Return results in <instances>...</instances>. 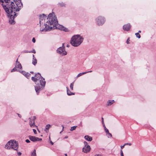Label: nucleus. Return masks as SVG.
<instances>
[{
	"instance_id": "1",
	"label": "nucleus",
	"mask_w": 156,
	"mask_h": 156,
	"mask_svg": "<svg viewBox=\"0 0 156 156\" xmlns=\"http://www.w3.org/2000/svg\"><path fill=\"white\" fill-rule=\"evenodd\" d=\"M21 0H0V4L9 18V22L10 24L15 23L14 19L17 13L15 12L19 11L22 7L23 4Z\"/></svg>"
},
{
	"instance_id": "2",
	"label": "nucleus",
	"mask_w": 156,
	"mask_h": 156,
	"mask_svg": "<svg viewBox=\"0 0 156 156\" xmlns=\"http://www.w3.org/2000/svg\"><path fill=\"white\" fill-rule=\"evenodd\" d=\"M53 14L50 13L48 15V17L47 18V21L46 24H44V19L46 16L44 14L40 16V31L41 32H46L51 30L52 28H56L57 25L58 24V22L56 16L53 17Z\"/></svg>"
},
{
	"instance_id": "3",
	"label": "nucleus",
	"mask_w": 156,
	"mask_h": 156,
	"mask_svg": "<svg viewBox=\"0 0 156 156\" xmlns=\"http://www.w3.org/2000/svg\"><path fill=\"white\" fill-rule=\"evenodd\" d=\"M31 80L36 83L37 85L35 86V89L36 92L38 94L40 90L43 89L45 87L46 82L39 73L35 74V76H32Z\"/></svg>"
},
{
	"instance_id": "4",
	"label": "nucleus",
	"mask_w": 156,
	"mask_h": 156,
	"mask_svg": "<svg viewBox=\"0 0 156 156\" xmlns=\"http://www.w3.org/2000/svg\"><path fill=\"white\" fill-rule=\"evenodd\" d=\"M83 38L79 35H74L71 38L70 43L74 47L79 46L83 42Z\"/></svg>"
},
{
	"instance_id": "5",
	"label": "nucleus",
	"mask_w": 156,
	"mask_h": 156,
	"mask_svg": "<svg viewBox=\"0 0 156 156\" xmlns=\"http://www.w3.org/2000/svg\"><path fill=\"white\" fill-rule=\"evenodd\" d=\"M9 143H10L11 149H13L14 150L17 151L19 147L17 141H16L14 140H11L9 141Z\"/></svg>"
},
{
	"instance_id": "6",
	"label": "nucleus",
	"mask_w": 156,
	"mask_h": 156,
	"mask_svg": "<svg viewBox=\"0 0 156 156\" xmlns=\"http://www.w3.org/2000/svg\"><path fill=\"white\" fill-rule=\"evenodd\" d=\"M95 20L98 26H102L105 23V19L104 17L100 16L96 19Z\"/></svg>"
},
{
	"instance_id": "7",
	"label": "nucleus",
	"mask_w": 156,
	"mask_h": 156,
	"mask_svg": "<svg viewBox=\"0 0 156 156\" xmlns=\"http://www.w3.org/2000/svg\"><path fill=\"white\" fill-rule=\"evenodd\" d=\"M64 45V44H62V46L58 48L57 50V52L62 56L66 55L67 54V52L65 51Z\"/></svg>"
},
{
	"instance_id": "8",
	"label": "nucleus",
	"mask_w": 156,
	"mask_h": 156,
	"mask_svg": "<svg viewBox=\"0 0 156 156\" xmlns=\"http://www.w3.org/2000/svg\"><path fill=\"white\" fill-rule=\"evenodd\" d=\"M22 68V66L21 63H18L17 64H16L15 67L11 70V72H13L15 71L20 72V71L19 70L21 69Z\"/></svg>"
},
{
	"instance_id": "9",
	"label": "nucleus",
	"mask_w": 156,
	"mask_h": 156,
	"mask_svg": "<svg viewBox=\"0 0 156 156\" xmlns=\"http://www.w3.org/2000/svg\"><path fill=\"white\" fill-rule=\"evenodd\" d=\"M29 139L33 142H36L37 141H41L42 140L41 138H39L38 137L35 136H29Z\"/></svg>"
},
{
	"instance_id": "10",
	"label": "nucleus",
	"mask_w": 156,
	"mask_h": 156,
	"mask_svg": "<svg viewBox=\"0 0 156 156\" xmlns=\"http://www.w3.org/2000/svg\"><path fill=\"white\" fill-rule=\"evenodd\" d=\"M84 147L83 148L82 151L84 153H87L88 152V144L87 142L84 141Z\"/></svg>"
},
{
	"instance_id": "11",
	"label": "nucleus",
	"mask_w": 156,
	"mask_h": 156,
	"mask_svg": "<svg viewBox=\"0 0 156 156\" xmlns=\"http://www.w3.org/2000/svg\"><path fill=\"white\" fill-rule=\"evenodd\" d=\"M131 27V25L130 24H127L124 25L123 26V29L124 30L128 31Z\"/></svg>"
},
{
	"instance_id": "12",
	"label": "nucleus",
	"mask_w": 156,
	"mask_h": 156,
	"mask_svg": "<svg viewBox=\"0 0 156 156\" xmlns=\"http://www.w3.org/2000/svg\"><path fill=\"white\" fill-rule=\"evenodd\" d=\"M58 28L61 30H63L65 32L68 31V29L66 28L65 27L62 25H59V27H58Z\"/></svg>"
},
{
	"instance_id": "13",
	"label": "nucleus",
	"mask_w": 156,
	"mask_h": 156,
	"mask_svg": "<svg viewBox=\"0 0 156 156\" xmlns=\"http://www.w3.org/2000/svg\"><path fill=\"white\" fill-rule=\"evenodd\" d=\"M29 124L31 127H34L36 126L35 125L34 121L30 119V121Z\"/></svg>"
},
{
	"instance_id": "14",
	"label": "nucleus",
	"mask_w": 156,
	"mask_h": 156,
	"mask_svg": "<svg viewBox=\"0 0 156 156\" xmlns=\"http://www.w3.org/2000/svg\"><path fill=\"white\" fill-rule=\"evenodd\" d=\"M66 88L67 90V94L68 95L70 96L75 94V93L72 92L70 91L68 87H66Z\"/></svg>"
},
{
	"instance_id": "15",
	"label": "nucleus",
	"mask_w": 156,
	"mask_h": 156,
	"mask_svg": "<svg viewBox=\"0 0 156 156\" xmlns=\"http://www.w3.org/2000/svg\"><path fill=\"white\" fill-rule=\"evenodd\" d=\"M5 148L9 150L11 149V147L10 146V143H9V141L6 144L5 147Z\"/></svg>"
},
{
	"instance_id": "16",
	"label": "nucleus",
	"mask_w": 156,
	"mask_h": 156,
	"mask_svg": "<svg viewBox=\"0 0 156 156\" xmlns=\"http://www.w3.org/2000/svg\"><path fill=\"white\" fill-rule=\"evenodd\" d=\"M115 102L114 100H109L107 102V105L108 106H110Z\"/></svg>"
},
{
	"instance_id": "17",
	"label": "nucleus",
	"mask_w": 156,
	"mask_h": 156,
	"mask_svg": "<svg viewBox=\"0 0 156 156\" xmlns=\"http://www.w3.org/2000/svg\"><path fill=\"white\" fill-rule=\"evenodd\" d=\"M51 125L50 124H48L47 125L45 126V128L44 129V131H45L46 133H47Z\"/></svg>"
},
{
	"instance_id": "18",
	"label": "nucleus",
	"mask_w": 156,
	"mask_h": 156,
	"mask_svg": "<svg viewBox=\"0 0 156 156\" xmlns=\"http://www.w3.org/2000/svg\"><path fill=\"white\" fill-rule=\"evenodd\" d=\"M88 73V72H83L82 73H80L79 74H78L77 76L76 77V78H77L78 77H79L80 76H82L84 74H86Z\"/></svg>"
},
{
	"instance_id": "19",
	"label": "nucleus",
	"mask_w": 156,
	"mask_h": 156,
	"mask_svg": "<svg viewBox=\"0 0 156 156\" xmlns=\"http://www.w3.org/2000/svg\"><path fill=\"white\" fill-rule=\"evenodd\" d=\"M58 6L59 7H63L65 6L66 4L63 2L59 3L58 4Z\"/></svg>"
},
{
	"instance_id": "20",
	"label": "nucleus",
	"mask_w": 156,
	"mask_h": 156,
	"mask_svg": "<svg viewBox=\"0 0 156 156\" xmlns=\"http://www.w3.org/2000/svg\"><path fill=\"white\" fill-rule=\"evenodd\" d=\"M37 60L36 58L34 59V58H33V60L32 62V63L34 65H35L37 64Z\"/></svg>"
},
{
	"instance_id": "21",
	"label": "nucleus",
	"mask_w": 156,
	"mask_h": 156,
	"mask_svg": "<svg viewBox=\"0 0 156 156\" xmlns=\"http://www.w3.org/2000/svg\"><path fill=\"white\" fill-rule=\"evenodd\" d=\"M31 156H36V150L35 149L31 153Z\"/></svg>"
},
{
	"instance_id": "22",
	"label": "nucleus",
	"mask_w": 156,
	"mask_h": 156,
	"mask_svg": "<svg viewBox=\"0 0 156 156\" xmlns=\"http://www.w3.org/2000/svg\"><path fill=\"white\" fill-rule=\"evenodd\" d=\"M74 84V82H72V83H71L70 85V88L71 90H73V86Z\"/></svg>"
},
{
	"instance_id": "23",
	"label": "nucleus",
	"mask_w": 156,
	"mask_h": 156,
	"mask_svg": "<svg viewBox=\"0 0 156 156\" xmlns=\"http://www.w3.org/2000/svg\"><path fill=\"white\" fill-rule=\"evenodd\" d=\"M27 79H29L30 77V74L29 73H27V74L25 76Z\"/></svg>"
},
{
	"instance_id": "24",
	"label": "nucleus",
	"mask_w": 156,
	"mask_h": 156,
	"mask_svg": "<svg viewBox=\"0 0 156 156\" xmlns=\"http://www.w3.org/2000/svg\"><path fill=\"white\" fill-rule=\"evenodd\" d=\"M135 34L137 37L138 38H140V35L139 34V33H135Z\"/></svg>"
},
{
	"instance_id": "25",
	"label": "nucleus",
	"mask_w": 156,
	"mask_h": 156,
	"mask_svg": "<svg viewBox=\"0 0 156 156\" xmlns=\"http://www.w3.org/2000/svg\"><path fill=\"white\" fill-rule=\"evenodd\" d=\"M77 126H73L71 127V129H70V130L71 131H72L76 129Z\"/></svg>"
},
{
	"instance_id": "26",
	"label": "nucleus",
	"mask_w": 156,
	"mask_h": 156,
	"mask_svg": "<svg viewBox=\"0 0 156 156\" xmlns=\"http://www.w3.org/2000/svg\"><path fill=\"white\" fill-rule=\"evenodd\" d=\"M23 75L25 76H26V74L27 73L24 71H22L20 72Z\"/></svg>"
},
{
	"instance_id": "27",
	"label": "nucleus",
	"mask_w": 156,
	"mask_h": 156,
	"mask_svg": "<svg viewBox=\"0 0 156 156\" xmlns=\"http://www.w3.org/2000/svg\"><path fill=\"white\" fill-rule=\"evenodd\" d=\"M92 140V138L91 137L88 136V141H91Z\"/></svg>"
},
{
	"instance_id": "28",
	"label": "nucleus",
	"mask_w": 156,
	"mask_h": 156,
	"mask_svg": "<svg viewBox=\"0 0 156 156\" xmlns=\"http://www.w3.org/2000/svg\"><path fill=\"white\" fill-rule=\"evenodd\" d=\"M29 53H36V51L34 49L32 51H30L29 52Z\"/></svg>"
},
{
	"instance_id": "29",
	"label": "nucleus",
	"mask_w": 156,
	"mask_h": 156,
	"mask_svg": "<svg viewBox=\"0 0 156 156\" xmlns=\"http://www.w3.org/2000/svg\"><path fill=\"white\" fill-rule=\"evenodd\" d=\"M29 51H28L27 50H25V51H23L22 52V53H29Z\"/></svg>"
},
{
	"instance_id": "30",
	"label": "nucleus",
	"mask_w": 156,
	"mask_h": 156,
	"mask_svg": "<svg viewBox=\"0 0 156 156\" xmlns=\"http://www.w3.org/2000/svg\"><path fill=\"white\" fill-rule=\"evenodd\" d=\"M132 145V144L130 143H126L124 144V145H128L129 146H131Z\"/></svg>"
},
{
	"instance_id": "31",
	"label": "nucleus",
	"mask_w": 156,
	"mask_h": 156,
	"mask_svg": "<svg viewBox=\"0 0 156 156\" xmlns=\"http://www.w3.org/2000/svg\"><path fill=\"white\" fill-rule=\"evenodd\" d=\"M120 154H121V156H124V155H123V151L122 150H120Z\"/></svg>"
},
{
	"instance_id": "32",
	"label": "nucleus",
	"mask_w": 156,
	"mask_h": 156,
	"mask_svg": "<svg viewBox=\"0 0 156 156\" xmlns=\"http://www.w3.org/2000/svg\"><path fill=\"white\" fill-rule=\"evenodd\" d=\"M107 135H108V137H109V136H110V137H112V134L110 133H109L108 134H107Z\"/></svg>"
},
{
	"instance_id": "33",
	"label": "nucleus",
	"mask_w": 156,
	"mask_h": 156,
	"mask_svg": "<svg viewBox=\"0 0 156 156\" xmlns=\"http://www.w3.org/2000/svg\"><path fill=\"white\" fill-rule=\"evenodd\" d=\"M33 130L34 134H36L37 133V131L36 129H33Z\"/></svg>"
},
{
	"instance_id": "34",
	"label": "nucleus",
	"mask_w": 156,
	"mask_h": 156,
	"mask_svg": "<svg viewBox=\"0 0 156 156\" xmlns=\"http://www.w3.org/2000/svg\"><path fill=\"white\" fill-rule=\"evenodd\" d=\"M32 41L33 43H35L36 41L35 39L34 38H33L32 39Z\"/></svg>"
},
{
	"instance_id": "35",
	"label": "nucleus",
	"mask_w": 156,
	"mask_h": 156,
	"mask_svg": "<svg viewBox=\"0 0 156 156\" xmlns=\"http://www.w3.org/2000/svg\"><path fill=\"white\" fill-rule=\"evenodd\" d=\"M17 154L19 156L21 155L22 154V153L20 152H17Z\"/></svg>"
},
{
	"instance_id": "36",
	"label": "nucleus",
	"mask_w": 156,
	"mask_h": 156,
	"mask_svg": "<svg viewBox=\"0 0 156 156\" xmlns=\"http://www.w3.org/2000/svg\"><path fill=\"white\" fill-rule=\"evenodd\" d=\"M84 138L86 140H88V135L85 136H84Z\"/></svg>"
},
{
	"instance_id": "37",
	"label": "nucleus",
	"mask_w": 156,
	"mask_h": 156,
	"mask_svg": "<svg viewBox=\"0 0 156 156\" xmlns=\"http://www.w3.org/2000/svg\"><path fill=\"white\" fill-rule=\"evenodd\" d=\"M26 142L27 143H29L30 142V141L28 139H27L26 140Z\"/></svg>"
},
{
	"instance_id": "38",
	"label": "nucleus",
	"mask_w": 156,
	"mask_h": 156,
	"mask_svg": "<svg viewBox=\"0 0 156 156\" xmlns=\"http://www.w3.org/2000/svg\"><path fill=\"white\" fill-rule=\"evenodd\" d=\"M125 145H124V144L122 145V146H121V150H122V149L124 147V146H125Z\"/></svg>"
},
{
	"instance_id": "39",
	"label": "nucleus",
	"mask_w": 156,
	"mask_h": 156,
	"mask_svg": "<svg viewBox=\"0 0 156 156\" xmlns=\"http://www.w3.org/2000/svg\"><path fill=\"white\" fill-rule=\"evenodd\" d=\"M91 148L90 146L88 145V152L90 150Z\"/></svg>"
},
{
	"instance_id": "40",
	"label": "nucleus",
	"mask_w": 156,
	"mask_h": 156,
	"mask_svg": "<svg viewBox=\"0 0 156 156\" xmlns=\"http://www.w3.org/2000/svg\"><path fill=\"white\" fill-rule=\"evenodd\" d=\"M101 119H102V124L104 123V122L103 118L102 117V118H101Z\"/></svg>"
},
{
	"instance_id": "41",
	"label": "nucleus",
	"mask_w": 156,
	"mask_h": 156,
	"mask_svg": "<svg viewBox=\"0 0 156 156\" xmlns=\"http://www.w3.org/2000/svg\"><path fill=\"white\" fill-rule=\"evenodd\" d=\"M18 63H20V62L18 61V58H17L16 60V64H17Z\"/></svg>"
},
{
	"instance_id": "42",
	"label": "nucleus",
	"mask_w": 156,
	"mask_h": 156,
	"mask_svg": "<svg viewBox=\"0 0 156 156\" xmlns=\"http://www.w3.org/2000/svg\"><path fill=\"white\" fill-rule=\"evenodd\" d=\"M33 120H34H34L36 119V117L35 116H33Z\"/></svg>"
},
{
	"instance_id": "43",
	"label": "nucleus",
	"mask_w": 156,
	"mask_h": 156,
	"mask_svg": "<svg viewBox=\"0 0 156 156\" xmlns=\"http://www.w3.org/2000/svg\"><path fill=\"white\" fill-rule=\"evenodd\" d=\"M17 114L18 115V116L20 118H21V115L20 114H18V113H17Z\"/></svg>"
},
{
	"instance_id": "44",
	"label": "nucleus",
	"mask_w": 156,
	"mask_h": 156,
	"mask_svg": "<svg viewBox=\"0 0 156 156\" xmlns=\"http://www.w3.org/2000/svg\"><path fill=\"white\" fill-rule=\"evenodd\" d=\"M129 39H127V41H126V43H127V44H129Z\"/></svg>"
},
{
	"instance_id": "45",
	"label": "nucleus",
	"mask_w": 156,
	"mask_h": 156,
	"mask_svg": "<svg viewBox=\"0 0 156 156\" xmlns=\"http://www.w3.org/2000/svg\"><path fill=\"white\" fill-rule=\"evenodd\" d=\"M95 156H102V155H101V154H97V155H95Z\"/></svg>"
},
{
	"instance_id": "46",
	"label": "nucleus",
	"mask_w": 156,
	"mask_h": 156,
	"mask_svg": "<svg viewBox=\"0 0 156 156\" xmlns=\"http://www.w3.org/2000/svg\"><path fill=\"white\" fill-rule=\"evenodd\" d=\"M105 131L106 133L107 132H108L109 131L108 130V129H106L105 130Z\"/></svg>"
},
{
	"instance_id": "47",
	"label": "nucleus",
	"mask_w": 156,
	"mask_h": 156,
	"mask_svg": "<svg viewBox=\"0 0 156 156\" xmlns=\"http://www.w3.org/2000/svg\"><path fill=\"white\" fill-rule=\"evenodd\" d=\"M50 143L51 144V145H53V144H54L51 141H50Z\"/></svg>"
},
{
	"instance_id": "48",
	"label": "nucleus",
	"mask_w": 156,
	"mask_h": 156,
	"mask_svg": "<svg viewBox=\"0 0 156 156\" xmlns=\"http://www.w3.org/2000/svg\"><path fill=\"white\" fill-rule=\"evenodd\" d=\"M62 130L60 132V133H61V132L63 130V128H64V127L62 125Z\"/></svg>"
},
{
	"instance_id": "49",
	"label": "nucleus",
	"mask_w": 156,
	"mask_h": 156,
	"mask_svg": "<svg viewBox=\"0 0 156 156\" xmlns=\"http://www.w3.org/2000/svg\"><path fill=\"white\" fill-rule=\"evenodd\" d=\"M68 138V136H65V138L66 139L67 138Z\"/></svg>"
},
{
	"instance_id": "50",
	"label": "nucleus",
	"mask_w": 156,
	"mask_h": 156,
	"mask_svg": "<svg viewBox=\"0 0 156 156\" xmlns=\"http://www.w3.org/2000/svg\"><path fill=\"white\" fill-rule=\"evenodd\" d=\"M103 124V127H104H104H105V124H104H104Z\"/></svg>"
},
{
	"instance_id": "51",
	"label": "nucleus",
	"mask_w": 156,
	"mask_h": 156,
	"mask_svg": "<svg viewBox=\"0 0 156 156\" xmlns=\"http://www.w3.org/2000/svg\"><path fill=\"white\" fill-rule=\"evenodd\" d=\"M141 32V30H139L138 32V33H139H139H140Z\"/></svg>"
},
{
	"instance_id": "52",
	"label": "nucleus",
	"mask_w": 156,
	"mask_h": 156,
	"mask_svg": "<svg viewBox=\"0 0 156 156\" xmlns=\"http://www.w3.org/2000/svg\"><path fill=\"white\" fill-rule=\"evenodd\" d=\"M33 58H34V59L35 58V57H34V55H33Z\"/></svg>"
},
{
	"instance_id": "53",
	"label": "nucleus",
	"mask_w": 156,
	"mask_h": 156,
	"mask_svg": "<svg viewBox=\"0 0 156 156\" xmlns=\"http://www.w3.org/2000/svg\"><path fill=\"white\" fill-rule=\"evenodd\" d=\"M104 129H105V130L106 129H107L106 127L105 126V127H104Z\"/></svg>"
},
{
	"instance_id": "54",
	"label": "nucleus",
	"mask_w": 156,
	"mask_h": 156,
	"mask_svg": "<svg viewBox=\"0 0 156 156\" xmlns=\"http://www.w3.org/2000/svg\"><path fill=\"white\" fill-rule=\"evenodd\" d=\"M65 156H67V154H65Z\"/></svg>"
},
{
	"instance_id": "55",
	"label": "nucleus",
	"mask_w": 156,
	"mask_h": 156,
	"mask_svg": "<svg viewBox=\"0 0 156 156\" xmlns=\"http://www.w3.org/2000/svg\"><path fill=\"white\" fill-rule=\"evenodd\" d=\"M109 133V131H108V132L106 133V134H108Z\"/></svg>"
},
{
	"instance_id": "56",
	"label": "nucleus",
	"mask_w": 156,
	"mask_h": 156,
	"mask_svg": "<svg viewBox=\"0 0 156 156\" xmlns=\"http://www.w3.org/2000/svg\"><path fill=\"white\" fill-rule=\"evenodd\" d=\"M30 73H34V72H30Z\"/></svg>"
},
{
	"instance_id": "57",
	"label": "nucleus",
	"mask_w": 156,
	"mask_h": 156,
	"mask_svg": "<svg viewBox=\"0 0 156 156\" xmlns=\"http://www.w3.org/2000/svg\"><path fill=\"white\" fill-rule=\"evenodd\" d=\"M92 72V71H88V73L89 72Z\"/></svg>"
},
{
	"instance_id": "58",
	"label": "nucleus",
	"mask_w": 156,
	"mask_h": 156,
	"mask_svg": "<svg viewBox=\"0 0 156 156\" xmlns=\"http://www.w3.org/2000/svg\"><path fill=\"white\" fill-rule=\"evenodd\" d=\"M67 47H68V45L67 46Z\"/></svg>"
}]
</instances>
